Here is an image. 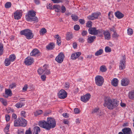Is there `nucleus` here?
I'll list each match as a JSON object with an SVG mask.
<instances>
[{
	"label": "nucleus",
	"mask_w": 134,
	"mask_h": 134,
	"mask_svg": "<svg viewBox=\"0 0 134 134\" xmlns=\"http://www.w3.org/2000/svg\"><path fill=\"white\" fill-rule=\"evenodd\" d=\"M109 29L111 31L113 32V33L116 32L115 28L114 26H113L112 27L109 28Z\"/></svg>",
	"instance_id": "obj_57"
},
{
	"label": "nucleus",
	"mask_w": 134,
	"mask_h": 134,
	"mask_svg": "<svg viewBox=\"0 0 134 134\" xmlns=\"http://www.w3.org/2000/svg\"><path fill=\"white\" fill-rule=\"evenodd\" d=\"M14 19L16 20H19L22 16V11L21 10H17L14 13Z\"/></svg>",
	"instance_id": "obj_8"
},
{
	"label": "nucleus",
	"mask_w": 134,
	"mask_h": 134,
	"mask_svg": "<svg viewBox=\"0 0 134 134\" xmlns=\"http://www.w3.org/2000/svg\"><path fill=\"white\" fill-rule=\"evenodd\" d=\"M10 126V125L8 124L6 125V127L4 130V132L5 133H7L9 131V127Z\"/></svg>",
	"instance_id": "obj_41"
},
{
	"label": "nucleus",
	"mask_w": 134,
	"mask_h": 134,
	"mask_svg": "<svg viewBox=\"0 0 134 134\" xmlns=\"http://www.w3.org/2000/svg\"><path fill=\"white\" fill-rule=\"evenodd\" d=\"M80 28L79 26L78 25H76L74 26V29L76 31L78 30Z\"/></svg>",
	"instance_id": "obj_52"
},
{
	"label": "nucleus",
	"mask_w": 134,
	"mask_h": 134,
	"mask_svg": "<svg viewBox=\"0 0 134 134\" xmlns=\"http://www.w3.org/2000/svg\"><path fill=\"white\" fill-rule=\"evenodd\" d=\"M103 34L105 39L107 40H109L111 38L110 34L109 31L103 30Z\"/></svg>",
	"instance_id": "obj_14"
},
{
	"label": "nucleus",
	"mask_w": 134,
	"mask_h": 134,
	"mask_svg": "<svg viewBox=\"0 0 134 134\" xmlns=\"http://www.w3.org/2000/svg\"><path fill=\"white\" fill-rule=\"evenodd\" d=\"M39 125L46 130H49L51 128H54L56 122L55 120L52 118H47V121L41 120L39 122Z\"/></svg>",
	"instance_id": "obj_1"
},
{
	"label": "nucleus",
	"mask_w": 134,
	"mask_h": 134,
	"mask_svg": "<svg viewBox=\"0 0 134 134\" xmlns=\"http://www.w3.org/2000/svg\"><path fill=\"white\" fill-rule=\"evenodd\" d=\"M87 18L88 19L90 20H93L95 19L92 14L91 15H90L88 16Z\"/></svg>",
	"instance_id": "obj_55"
},
{
	"label": "nucleus",
	"mask_w": 134,
	"mask_h": 134,
	"mask_svg": "<svg viewBox=\"0 0 134 134\" xmlns=\"http://www.w3.org/2000/svg\"><path fill=\"white\" fill-rule=\"evenodd\" d=\"M91 97V95L89 93H87L82 96L81 97V100L82 102L86 103L88 101Z\"/></svg>",
	"instance_id": "obj_10"
},
{
	"label": "nucleus",
	"mask_w": 134,
	"mask_h": 134,
	"mask_svg": "<svg viewBox=\"0 0 134 134\" xmlns=\"http://www.w3.org/2000/svg\"><path fill=\"white\" fill-rule=\"evenodd\" d=\"M11 62L9 58H6L5 59L4 62L5 65L6 66H8L10 64Z\"/></svg>",
	"instance_id": "obj_28"
},
{
	"label": "nucleus",
	"mask_w": 134,
	"mask_h": 134,
	"mask_svg": "<svg viewBox=\"0 0 134 134\" xmlns=\"http://www.w3.org/2000/svg\"><path fill=\"white\" fill-rule=\"evenodd\" d=\"M5 120L6 121H8L10 120V116L8 115H6L5 116Z\"/></svg>",
	"instance_id": "obj_62"
},
{
	"label": "nucleus",
	"mask_w": 134,
	"mask_h": 134,
	"mask_svg": "<svg viewBox=\"0 0 134 134\" xmlns=\"http://www.w3.org/2000/svg\"><path fill=\"white\" fill-rule=\"evenodd\" d=\"M17 133L18 134H24V130L22 129L19 130Z\"/></svg>",
	"instance_id": "obj_53"
},
{
	"label": "nucleus",
	"mask_w": 134,
	"mask_h": 134,
	"mask_svg": "<svg viewBox=\"0 0 134 134\" xmlns=\"http://www.w3.org/2000/svg\"><path fill=\"white\" fill-rule=\"evenodd\" d=\"M5 93L3 94V96L6 98H7L9 96H11L12 95V91L9 89H6Z\"/></svg>",
	"instance_id": "obj_16"
},
{
	"label": "nucleus",
	"mask_w": 134,
	"mask_h": 134,
	"mask_svg": "<svg viewBox=\"0 0 134 134\" xmlns=\"http://www.w3.org/2000/svg\"><path fill=\"white\" fill-rule=\"evenodd\" d=\"M3 45L2 43H0V56L3 54Z\"/></svg>",
	"instance_id": "obj_36"
},
{
	"label": "nucleus",
	"mask_w": 134,
	"mask_h": 134,
	"mask_svg": "<svg viewBox=\"0 0 134 134\" xmlns=\"http://www.w3.org/2000/svg\"><path fill=\"white\" fill-rule=\"evenodd\" d=\"M45 65L43 67L39 68L37 70V72L39 75H41L45 71Z\"/></svg>",
	"instance_id": "obj_21"
},
{
	"label": "nucleus",
	"mask_w": 134,
	"mask_h": 134,
	"mask_svg": "<svg viewBox=\"0 0 134 134\" xmlns=\"http://www.w3.org/2000/svg\"><path fill=\"white\" fill-rule=\"evenodd\" d=\"M24 105V104L22 102H19L17 103L15 105V106L18 108L22 107Z\"/></svg>",
	"instance_id": "obj_35"
},
{
	"label": "nucleus",
	"mask_w": 134,
	"mask_h": 134,
	"mask_svg": "<svg viewBox=\"0 0 134 134\" xmlns=\"http://www.w3.org/2000/svg\"><path fill=\"white\" fill-rule=\"evenodd\" d=\"M20 118L15 120L14 122V126L15 127L20 126L21 124L20 122Z\"/></svg>",
	"instance_id": "obj_22"
},
{
	"label": "nucleus",
	"mask_w": 134,
	"mask_h": 134,
	"mask_svg": "<svg viewBox=\"0 0 134 134\" xmlns=\"http://www.w3.org/2000/svg\"><path fill=\"white\" fill-rule=\"evenodd\" d=\"M0 101L4 105L6 106L7 105V103L6 99H4L2 98H0Z\"/></svg>",
	"instance_id": "obj_32"
},
{
	"label": "nucleus",
	"mask_w": 134,
	"mask_h": 134,
	"mask_svg": "<svg viewBox=\"0 0 134 134\" xmlns=\"http://www.w3.org/2000/svg\"><path fill=\"white\" fill-rule=\"evenodd\" d=\"M21 115L22 117L25 118L26 116V112L23 111H21Z\"/></svg>",
	"instance_id": "obj_47"
},
{
	"label": "nucleus",
	"mask_w": 134,
	"mask_h": 134,
	"mask_svg": "<svg viewBox=\"0 0 134 134\" xmlns=\"http://www.w3.org/2000/svg\"><path fill=\"white\" fill-rule=\"evenodd\" d=\"M103 52V50L102 49H100L96 52L95 54L96 56H98L102 54Z\"/></svg>",
	"instance_id": "obj_30"
},
{
	"label": "nucleus",
	"mask_w": 134,
	"mask_h": 134,
	"mask_svg": "<svg viewBox=\"0 0 134 134\" xmlns=\"http://www.w3.org/2000/svg\"><path fill=\"white\" fill-rule=\"evenodd\" d=\"M40 131V127L38 126H36L33 129V134H38Z\"/></svg>",
	"instance_id": "obj_23"
},
{
	"label": "nucleus",
	"mask_w": 134,
	"mask_h": 134,
	"mask_svg": "<svg viewBox=\"0 0 134 134\" xmlns=\"http://www.w3.org/2000/svg\"><path fill=\"white\" fill-rule=\"evenodd\" d=\"M45 71L44 74L46 75H49L51 73V71L49 70L48 69L47 66L45 65Z\"/></svg>",
	"instance_id": "obj_29"
},
{
	"label": "nucleus",
	"mask_w": 134,
	"mask_h": 134,
	"mask_svg": "<svg viewBox=\"0 0 134 134\" xmlns=\"http://www.w3.org/2000/svg\"><path fill=\"white\" fill-rule=\"evenodd\" d=\"M124 134H132L131 129L129 127L124 128L122 130Z\"/></svg>",
	"instance_id": "obj_17"
},
{
	"label": "nucleus",
	"mask_w": 134,
	"mask_h": 134,
	"mask_svg": "<svg viewBox=\"0 0 134 134\" xmlns=\"http://www.w3.org/2000/svg\"><path fill=\"white\" fill-rule=\"evenodd\" d=\"M28 88V85H25L23 88V91H26Z\"/></svg>",
	"instance_id": "obj_61"
},
{
	"label": "nucleus",
	"mask_w": 134,
	"mask_h": 134,
	"mask_svg": "<svg viewBox=\"0 0 134 134\" xmlns=\"http://www.w3.org/2000/svg\"><path fill=\"white\" fill-rule=\"evenodd\" d=\"M20 124H22L20 125V126H26L27 124V121L25 119L22 118H20Z\"/></svg>",
	"instance_id": "obj_19"
},
{
	"label": "nucleus",
	"mask_w": 134,
	"mask_h": 134,
	"mask_svg": "<svg viewBox=\"0 0 134 134\" xmlns=\"http://www.w3.org/2000/svg\"><path fill=\"white\" fill-rule=\"evenodd\" d=\"M54 47V44L53 42L50 43L46 46L47 49L49 50L52 49Z\"/></svg>",
	"instance_id": "obj_24"
},
{
	"label": "nucleus",
	"mask_w": 134,
	"mask_h": 134,
	"mask_svg": "<svg viewBox=\"0 0 134 134\" xmlns=\"http://www.w3.org/2000/svg\"><path fill=\"white\" fill-rule=\"evenodd\" d=\"M72 35L71 33L68 32L67 33L66 35V39L68 40H69L72 38Z\"/></svg>",
	"instance_id": "obj_27"
},
{
	"label": "nucleus",
	"mask_w": 134,
	"mask_h": 134,
	"mask_svg": "<svg viewBox=\"0 0 134 134\" xmlns=\"http://www.w3.org/2000/svg\"><path fill=\"white\" fill-rule=\"evenodd\" d=\"M119 36V35L116 32H115L113 33L112 34V37L113 38L117 39Z\"/></svg>",
	"instance_id": "obj_34"
},
{
	"label": "nucleus",
	"mask_w": 134,
	"mask_h": 134,
	"mask_svg": "<svg viewBox=\"0 0 134 134\" xmlns=\"http://www.w3.org/2000/svg\"><path fill=\"white\" fill-rule=\"evenodd\" d=\"M16 84L15 83H12L9 86V88L11 89H12L16 87Z\"/></svg>",
	"instance_id": "obj_51"
},
{
	"label": "nucleus",
	"mask_w": 134,
	"mask_h": 134,
	"mask_svg": "<svg viewBox=\"0 0 134 134\" xmlns=\"http://www.w3.org/2000/svg\"><path fill=\"white\" fill-rule=\"evenodd\" d=\"M129 97L131 99H134V90H132L129 92Z\"/></svg>",
	"instance_id": "obj_26"
},
{
	"label": "nucleus",
	"mask_w": 134,
	"mask_h": 134,
	"mask_svg": "<svg viewBox=\"0 0 134 134\" xmlns=\"http://www.w3.org/2000/svg\"><path fill=\"white\" fill-rule=\"evenodd\" d=\"M129 82V80L127 78L123 79L121 80V85L123 86H125L128 85Z\"/></svg>",
	"instance_id": "obj_18"
},
{
	"label": "nucleus",
	"mask_w": 134,
	"mask_h": 134,
	"mask_svg": "<svg viewBox=\"0 0 134 134\" xmlns=\"http://www.w3.org/2000/svg\"><path fill=\"white\" fill-rule=\"evenodd\" d=\"M99 110V108H94L92 112V113H95L97 112Z\"/></svg>",
	"instance_id": "obj_59"
},
{
	"label": "nucleus",
	"mask_w": 134,
	"mask_h": 134,
	"mask_svg": "<svg viewBox=\"0 0 134 134\" xmlns=\"http://www.w3.org/2000/svg\"><path fill=\"white\" fill-rule=\"evenodd\" d=\"M36 12L34 10H30L28 12L26 16V19L28 21H34L35 22H37L38 19L36 16Z\"/></svg>",
	"instance_id": "obj_3"
},
{
	"label": "nucleus",
	"mask_w": 134,
	"mask_h": 134,
	"mask_svg": "<svg viewBox=\"0 0 134 134\" xmlns=\"http://www.w3.org/2000/svg\"><path fill=\"white\" fill-rule=\"evenodd\" d=\"M40 55V53L39 50L36 49H34L30 53V55L32 56H39Z\"/></svg>",
	"instance_id": "obj_13"
},
{
	"label": "nucleus",
	"mask_w": 134,
	"mask_h": 134,
	"mask_svg": "<svg viewBox=\"0 0 134 134\" xmlns=\"http://www.w3.org/2000/svg\"><path fill=\"white\" fill-rule=\"evenodd\" d=\"M42 111L41 110L36 111L34 113V115L35 116H37L42 113Z\"/></svg>",
	"instance_id": "obj_38"
},
{
	"label": "nucleus",
	"mask_w": 134,
	"mask_h": 134,
	"mask_svg": "<svg viewBox=\"0 0 134 134\" xmlns=\"http://www.w3.org/2000/svg\"><path fill=\"white\" fill-rule=\"evenodd\" d=\"M104 103L103 105L104 107L107 106L109 109H113L117 107L119 101L115 99H111L109 97L105 98Z\"/></svg>",
	"instance_id": "obj_2"
},
{
	"label": "nucleus",
	"mask_w": 134,
	"mask_h": 134,
	"mask_svg": "<svg viewBox=\"0 0 134 134\" xmlns=\"http://www.w3.org/2000/svg\"><path fill=\"white\" fill-rule=\"evenodd\" d=\"M105 51L106 52H110L111 51V48L108 47H106L105 48Z\"/></svg>",
	"instance_id": "obj_48"
},
{
	"label": "nucleus",
	"mask_w": 134,
	"mask_h": 134,
	"mask_svg": "<svg viewBox=\"0 0 134 134\" xmlns=\"http://www.w3.org/2000/svg\"><path fill=\"white\" fill-rule=\"evenodd\" d=\"M21 35L25 36L27 39H30L33 37L32 31L29 29H26L21 31L20 32Z\"/></svg>",
	"instance_id": "obj_4"
},
{
	"label": "nucleus",
	"mask_w": 134,
	"mask_h": 134,
	"mask_svg": "<svg viewBox=\"0 0 134 134\" xmlns=\"http://www.w3.org/2000/svg\"><path fill=\"white\" fill-rule=\"evenodd\" d=\"M74 111L75 114H78L80 112V110L78 108H75Z\"/></svg>",
	"instance_id": "obj_58"
},
{
	"label": "nucleus",
	"mask_w": 134,
	"mask_h": 134,
	"mask_svg": "<svg viewBox=\"0 0 134 134\" xmlns=\"http://www.w3.org/2000/svg\"><path fill=\"white\" fill-rule=\"evenodd\" d=\"M88 31L90 34L96 35L97 34V30L95 27H91L88 29Z\"/></svg>",
	"instance_id": "obj_15"
},
{
	"label": "nucleus",
	"mask_w": 134,
	"mask_h": 134,
	"mask_svg": "<svg viewBox=\"0 0 134 134\" xmlns=\"http://www.w3.org/2000/svg\"><path fill=\"white\" fill-rule=\"evenodd\" d=\"M87 32L86 31H83L82 33V35L84 36L86 35Z\"/></svg>",
	"instance_id": "obj_63"
},
{
	"label": "nucleus",
	"mask_w": 134,
	"mask_h": 134,
	"mask_svg": "<svg viewBox=\"0 0 134 134\" xmlns=\"http://www.w3.org/2000/svg\"><path fill=\"white\" fill-rule=\"evenodd\" d=\"M47 32L46 29L44 28H42L40 31V35H43Z\"/></svg>",
	"instance_id": "obj_40"
},
{
	"label": "nucleus",
	"mask_w": 134,
	"mask_h": 134,
	"mask_svg": "<svg viewBox=\"0 0 134 134\" xmlns=\"http://www.w3.org/2000/svg\"><path fill=\"white\" fill-rule=\"evenodd\" d=\"M67 92L63 90H61L58 93L59 97L61 99L65 98L67 97Z\"/></svg>",
	"instance_id": "obj_9"
},
{
	"label": "nucleus",
	"mask_w": 134,
	"mask_h": 134,
	"mask_svg": "<svg viewBox=\"0 0 134 134\" xmlns=\"http://www.w3.org/2000/svg\"><path fill=\"white\" fill-rule=\"evenodd\" d=\"M95 82L96 84L99 86H102L104 82L103 78L100 75L97 76L95 79Z\"/></svg>",
	"instance_id": "obj_5"
},
{
	"label": "nucleus",
	"mask_w": 134,
	"mask_h": 134,
	"mask_svg": "<svg viewBox=\"0 0 134 134\" xmlns=\"http://www.w3.org/2000/svg\"><path fill=\"white\" fill-rule=\"evenodd\" d=\"M96 38V37L95 36H91L88 38V40L90 41V42H93L94 39Z\"/></svg>",
	"instance_id": "obj_43"
},
{
	"label": "nucleus",
	"mask_w": 134,
	"mask_h": 134,
	"mask_svg": "<svg viewBox=\"0 0 134 134\" xmlns=\"http://www.w3.org/2000/svg\"><path fill=\"white\" fill-rule=\"evenodd\" d=\"M133 32L132 29L131 28H129L127 30V34L128 35H131L133 34Z\"/></svg>",
	"instance_id": "obj_42"
},
{
	"label": "nucleus",
	"mask_w": 134,
	"mask_h": 134,
	"mask_svg": "<svg viewBox=\"0 0 134 134\" xmlns=\"http://www.w3.org/2000/svg\"><path fill=\"white\" fill-rule=\"evenodd\" d=\"M11 5V3L9 2H7L5 4V7L6 8H9L10 7Z\"/></svg>",
	"instance_id": "obj_45"
},
{
	"label": "nucleus",
	"mask_w": 134,
	"mask_h": 134,
	"mask_svg": "<svg viewBox=\"0 0 134 134\" xmlns=\"http://www.w3.org/2000/svg\"><path fill=\"white\" fill-rule=\"evenodd\" d=\"M103 30H103L102 29H101L97 30V34L98 33H99V34H100V35L102 34V32H103Z\"/></svg>",
	"instance_id": "obj_54"
},
{
	"label": "nucleus",
	"mask_w": 134,
	"mask_h": 134,
	"mask_svg": "<svg viewBox=\"0 0 134 134\" xmlns=\"http://www.w3.org/2000/svg\"><path fill=\"white\" fill-rule=\"evenodd\" d=\"M115 16L118 19H121L124 17V15L119 11H118L115 13Z\"/></svg>",
	"instance_id": "obj_20"
},
{
	"label": "nucleus",
	"mask_w": 134,
	"mask_h": 134,
	"mask_svg": "<svg viewBox=\"0 0 134 134\" xmlns=\"http://www.w3.org/2000/svg\"><path fill=\"white\" fill-rule=\"evenodd\" d=\"M61 12L62 13H64L66 11V9L64 5H62L61 7Z\"/></svg>",
	"instance_id": "obj_50"
},
{
	"label": "nucleus",
	"mask_w": 134,
	"mask_h": 134,
	"mask_svg": "<svg viewBox=\"0 0 134 134\" xmlns=\"http://www.w3.org/2000/svg\"><path fill=\"white\" fill-rule=\"evenodd\" d=\"M92 25V22L90 21H88L87 24L86 26L87 27H89V28L91 27Z\"/></svg>",
	"instance_id": "obj_44"
},
{
	"label": "nucleus",
	"mask_w": 134,
	"mask_h": 134,
	"mask_svg": "<svg viewBox=\"0 0 134 134\" xmlns=\"http://www.w3.org/2000/svg\"><path fill=\"white\" fill-rule=\"evenodd\" d=\"M16 58L15 55L14 54L11 55H10L9 59L11 62L14 61Z\"/></svg>",
	"instance_id": "obj_31"
},
{
	"label": "nucleus",
	"mask_w": 134,
	"mask_h": 134,
	"mask_svg": "<svg viewBox=\"0 0 134 134\" xmlns=\"http://www.w3.org/2000/svg\"><path fill=\"white\" fill-rule=\"evenodd\" d=\"M25 134H32V132L31 130L30 129H29L26 131Z\"/></svg>",
	"instance_id": "obj_64"
},
{
	"label": "nucleus",
	"mask_w": 134,
	"mask_h": 134,
	"mask_svg": "<svg viewBox=\"0 0 134 134\" xmlns=\"http://www.w3.org/2000/svg\"><path fill=\"white\" fill-rule=\"evenodd\" d=\"M100 70L101 72H105L107 69L105 66L102 65L100 67Z\"/></svg>",
	"instance_id": "obj_37"
},
{
	"label": "nucleus",
	"mask_w": 134,
	"mask_h": 134,
	"mask_svg": "<svg viewBox=\"0 0 134 134\" xmlns=\"http://www.w3.org/2000/svg\"><path fill=\"white\" fill-rule=\"evenodd\" d=\"M125 55L122 57V58L120 61L119 66L120 70L124 69L125 68Z\"/></svg>",
	"instance_id": "obj_6"
},
{
	"label": "nucleus",
	"mask_w": 134,
	"mask_h": 134,
	"mask_svg": "<svg viewBox=\"0 0 134 134\" xmlns=\"http://www.w3.org/2000/svg\"><path fill=\"white\" fill-rule=\"evenodd\" d=\"M34 61V59L32 58L28 57L26 58L24 63L26 65H29L31 64Z\"/></svg>",
	"instance_id": "obj_12"
},
{
	"label": "nucleus",
	"mask_w": 134,
	"mask_h": 134,
	"mask_svg": "<svg viewBox=\"0 0 134 134\" xmlns=\"http://www.w3.org/2000/svg\"><path fill=\"white\" fill-rule=\"evenodd\" d=\"M64 55L62 52L60 53L55 58V60L58 63H60L63 61Z\"/></svg>",
	"instance_id": "obj_7"
},
{
	"label": "nucleus",
	"mask_w": 134,
	"mask_h": 134,
	"mask_svg": "<svg viewBox=\"0 0 134 134\" xmlns=\"http://www.w3.org/2000/svg\"><path fill=\"white\" fill-rule=\"evenodd\" d=\"M81 54V53L80 52L73 53L71 55V58L73 60H75Z\"/></svg>",
	"instance_id": "obj_11"
},
{
	"label": "nucleus",
	"mask_w": 134,
	"mask_h": 134,
	"mask_svg": "<svg viewBox=\"0 0 134 134\" xmlns=\"http://www.w3.org/2000/svg\"><path fill=\"white\" fill-rule=\"evenodd\" d=\"M111 84L114 86H116L118 84V79L116 78L114 79L111 82Z\"/></svg>",
	"instance_id": "obj_25"
},
{
	"label": "nucleus",
	"mask_w": 134,
	"mask_h": 134,
	"mask_svg": "<svg viewBox=\"0 0 134 134\" xmlns=\"http://www.w3.org/2000/svg\"><path fill=\"white\" fill-rule=\"evenodd\" d=\"M54 37L57 39V42H59V41H61V38L60 36H59L57 34L55 35Z\"/></svg>",
	"instance_id": "obj_46"
},
{
	"label": "nucleus",
	"mask_w": 134,
	"mask_h": 134,
	"mask_svg": "<svg viewBox=\"0 0 134 134\" xmlns=\"http://www.w3.org/2000/svg\"><path fill=\"white\" fill-rule=\"evenodd\" d=\"M64 86L66 89H68L70 87V84L69 82H66L65 83Z\"/></svg>",
	"instance_id": "obj_49"
},
{
	"label": "nucleus",
	"mask_w": 134,
	"mask_h": 134,
	"mask_svg": "<svg viewBox=\"0 0 134 134\" xmlns=\"http://www.w3.org/2000/svg\"><path fill=\"white\" fill-rule=\"evenodd\" d=\"M79 21L80 23L82 25L84 24L85 23V20L83 19H80Z\"/></svg>",
	"instance_id": "obj_56"
},
{
	"label": "nucleus",
	"mask_w": 134,
	"mask_h": 134,
	"mask_svg": "<svg viewBox=\"0 0 134 134\" xmlns=\"http://www.w3.org/2000/svg\"><path fill=\"white\" fill-rule=\"evenodd\" d=\"M72 19L75 21H76L78 20V17L76 15L72 14L71 16Z\"/></svg>",
	"instance_id": "obj_33"
},
{
	"label": "nucleus",
	"mask_w": 134,
	"mask_h": 134,
	"mask_svg": "<svg viewBox=\"0 0 134 134\" xmlns=\"http://www.w3.org/2000/svg\"><path fill=\"white\" fill-rule=\"evenodd\" d=\"M41 78L42 79V81H44L46 80V77L45 75H43L41 76Z\"/></svg>",
	"instance_id": "obj_60"
},
{
	"label": "nucleus",
	"mask_w": 134,
	"mask_h": 134,
	"mask_svg": "<svg viewBox=\"0 0 134 134\" xmlns=\"http://www.w3.org/2000/svg\"><path fill=\"white\" fill-rule=\"evenodd\" d=\"M92 14L94 18L95 19L98 18V16L100 14V13L99 12L97 13H92Z\"/></svg>",
	"instance_id": "obj_39"
}]
</instances>
